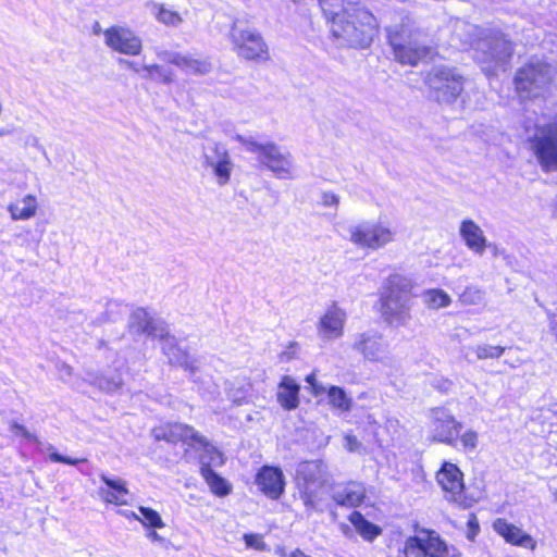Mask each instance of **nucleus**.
<instances>
[{
    "label": "nucleus",
    "mask_w": 557,
    "mask_h": 557,
    "mask_svg": "<svg viewBox=\"0 0 557 557\" xmlns=\"http://www.w3.org/2000/svg\"><path fill=\"white\" fill-rule=\"evenodd\" d=\"M484 300V292L478 287H467L459 296V301L466 306L480 305Z\"/></svg>",
    "instance_id": "ea45409f"
},
{
    "label": "nucleus",
    "mask_w": 557,
    "mask_h": 557,
    "mask_svg": "<svg viewBox=\"0 0 557 557\" xmlns=\"http://www.w3.org/2000/svg\"><path fill=\"white\" fill-rule=\"evenodd\" d=\"M528 143L541 169L544 172H556L557 120L536 124Z\"/></svg>",
    "instance_id": "0eeeda50"
},
{
    "label": "nucleus",
    "mask_w": 557,
    "mask_h": 557,
    "mask_svg": "<svg viewBox=\"0 0 557 557\" xmlns=\"http://www.w3.org/2000/svg\"><path fill=\"white\" fill-rule=\"evenodd\" d=\"M92 33H94L95 35H99V34H101V33L103 34V32H102V29H101V26H100V24H99L98 22H96V23L94 24V26H92Z\"/></svg>",
    "instance_id": "4d7b16f0"
},
{
    "label": "nucleus",
    "mask_w": 557,
    "mask_h": 557,
    "mask_svg": "<svg viewBox=\"0 0 557 557\" xmlns=\"http://www.w3.org/2000/svg\"><path fill=\"white\" fill-rule=\"evenodd\" d=\"M153 8L154 17L159 23L174 28L180 27L183 24L184 17L180 12L161 3H156Z\"/></svg>",
    "instance_id": "473e14b6"
},
{
    "label": "nucleus",
    "mask_w": 557,
    "mask_h": 557,
    "mask_svg": "<svg viewBox=\"0 0 557 557\" xmlns=\"http://www.w3.org/2000/svg\"><path fill=\"white\" fill-rule=\"evenodd\" d=\"M405 557H455L449 554L447 545L432 530L420 529L417 534L409 536L404 545Z\"/></svg>",
    "instance_id": "f8f14e48"
},
{
    "label": "nucleus",
    "mask_w": 557,
    "mask_h": 557,
    "mask_svg": "<svg viewBox=\"0 0 557 557\" xmlns=\"http://www.w3.org/2000/svg\"><path fill=\"white\" fill-rule=\"evenodd\" d=\"M151 435L156 441L183 442L189 446L194 445V441H202L199 432L183 423H166L156 426L152 429Z\"/></svg>",
    "instance_id": "6ab92c4d"
},
{
    "label": "nucleus",
    "mask_w": 557,
    "mask_h": 557,
    "mask_svg": "<svg viewBox=\"0 0 557 557\" xmlns=\"http://www.w3.org/2000/svg\"><path fill=\"white\" fill-rule=\"evenodd\" d=\"M505 351V348L502 346H492V345H479L475 348V354L479 359H487V358H499Z\"/></svg>",
    "instance_id": "a19ab883"
},
{
    "label": "nucleus",
    "mask_w": 557,
    "mask_h": 557,
    "mask_svg": "<svg viewBox=\"0 0 557 557\" xmlns=\"http://www.w3.org/2000/svg\"><path fill=\"white\" fill-rule=\"evenodd\" d=\"M349 240L360 248L377 250L394 240L395 233L381 222L362 221L349 227Z\"/></svg>",
    "instance_id": "9b49d317"
},
{
    "label": "nucleus",
    "mask_w": 557,
    "mask_h": 557,
    "mask_svg": "<svg viewBox=\"0 0 557 557\" xmlns=\"http://www.w3.org/2000/svg\"><path fill=\"white\" fill-rule=\"evenodd\" d=\"M469 528H470V531H469V534H468V537L469 539H473L476 533L479 532V524H478V521L475 518L471 519L469 521Z\"/></svg>",
    "instance_id": "8fccbe9b"
},
{
    "label": "nucleus",
    "mask_w": 557,
    "mask_h": 557,
    "mask_svg": "<svg viewBox=\"0 0 557 557\" xmlns=\"http://www.w3.org/2000/svg\"><path fill=\"white\" fill-rule=\"evenodd\" d=\"M201 475L206 480L207 484L210 486L212 493H214L215 495L226 496L231 493V484L225 479L218 475L212 469L203 468L201 471Z\"/></svg>",
    "instance_id": "72a5a7b5"
},
{
    "label": "nucleus",
    "mask_w": 557,
    "mask_h": 557,
    "mask_svg": "<svg viewBox=\"0 0 557 557\" xmlns=\"http://www.w3.org/2000/svg\"><path fill=\"white\" fill-rule=\"evenodd\" d=\"M329 403L332 408L342 412L349 411L352 406V399L347 396L345 391L338 386H331L327 389Z\"/></svg>",
    "instance_id": "f704fd0d"
},
{
    "label": "nucleus",
    "mask_w": 557,
    "mask_h": 557,
    "mask_svg": "<svg viewBox=\"0 0 557 557\" xmlns=\"http://www.w3.org/2000/svg\"><path fill=\"white\" fill-rule=\"evenodd\" d=\"M364 498V488L361 484L349 483L338 488L333 494V499L337 505L356 507L362 503Z\"/></svg>",
    "instance_id": "c756f323"
},
{
    "label": "nucleus",
    "mask_w": 557,
    "mask_h": 557,
    "mask_svg": "<svg viewBox=\"0 0 557 557\" xmlns=\"http://www.w3.org/2000/svg\"><path fill=\"white\" fill-rule=\"evenodd\" d=\"M104 44L113 51L127 55H138L143 50V41L131 28L111 26L103 30Z\"/></svg>",
    "instance_id": "4468645a"
},
{
    "label": "nucleus",
    "mask_w": 557,
    "mask_h": 557,
    "mask_svg": "<svg viewBox=\"0 0 557 557\" xmlns=\"http://www.w3.org/2000/svg\"><path fill=\"white\" fill-rule=\"evenodd\" d=\"M387 34L395 59L403 64L414 66L432 53V48L422 42L419 35L405 24L388 27Z\"/></svg>",
    "instance_id": "20e7f679"
},
{
    "label": "nucleus",
    "mask_w": 557,
    "mask_h": 557,
    "mask_svg": "<svg viewBox=\"0 0 557 557\" xmlns=\"http://www.w3.org/2000/svg\"><path fill=\"white\" fill-rule=\"evenodd\" d=\"M324 16L331 21L334 37L351 47H368L375 33V16L359 1L319 0Z\"/></svg>",
    "instance_id": "f257e3e1"
},
{
    "label": "nucleus",
    "mask_w": 557,
    "mask_h": 557,
    "mask_svg": "<svg viewBox=\"0 0 557 557\" xmlns=\"http://www.w3.org/2000/svg\"><path fill=\"white\" fill-rule=\"evenodd\" d=\"M34 146H35V147H40V148H41V146L39 145V140H38V138H34Z\"/></svg>",
    "instance_id": "13d9d810"
},
{
    "label": "nucleus",
    "mask_w": 557,
    "mask_h": 557,
    "mask_svg": "<svg viewBox=\"0 0 557 557\" xmlns=\"http://www.w3.org/2000/svg\"><path fill=\"white\" fill-rule=\"evenodd\" d=\"M244 540L246 546L249 548H255L259 550L264 549V542L262 541V537L258 534H245Z\"/></svg>",
    "instance_id": "37998d69"
},
{
    "label": "nucleus",
    "mask_w": 557,
    "mask_h": 557,
    "mask_svg": "<svg viewBox=\"0 0 557 557\" xmlns=\"http://www.w3.org/2000/svg\"><path fill=\"white\" fill-rule=\"evenodd\" d=\"M10 431L16 435L23 436L24 438H26L28 441H37L36 435L32 434L24 425H22L17 422H12L10 424Z\"/></svg>",
    "instance_id": "c03bdc74"
},
{
    "label": "nucleus",
    "mask_w": 557,
    "mask_h": 557,
    "mask_svg": "<svg viewBox=\"0 0 557 557\" xmlns=\"http://www.w3.org/2000/svg\"><path fill=\"white\" fill-rule=\"evenodd\" d=\"M465 42L475 50V58L486 72H492L509 62L513 45L498 30H486L476 25L462 24Z\"/></svg>",
    "instance_id": "f03ea898"
},
{
    "label": "nucleus",
    "mask_w": 557,
    "mask_h": 557,
    "mask_svg": "<svg viewBox=\"0 0 557 557\" xmlns=\"http://www.w3.org/2000/svg\"><path fill=\"white\" fill-rule=\"evenodd\" d=\"M311 392L314 396H320L327 392V389L321 383L317 382V384H313V386H311Z\"/></svg>",
    "instance_id": "3c124183"
},
{
    "label": "nucleus",
    "mask_w": 557,
    "mask_h": 557,
    "mask_svg": "<svg viewBox=\"0 0 557 557\" xmlns=\"http://www.w3.org/2000/svg\"><path fill=\"white\" fill-rule=\"evenodd\" d=\"M436 479L443 491L446 493V498L449 502H454L463 508H467L471 505L470 502L462 495V473L456 465L445 462L441 470L437 472Z\"/></svg>",
    "instance_id": "2eb2a0df"
},
{
    "label": "nucleus",
    "mask_w": 557,
    "mask_h": 557,
    "mask_svg": "<svg viewBox=\"0 0 557 557\" xmlns=\"http://www.w3.org/2000/svg\"><path fill=\"white\" fill-rule=\"evenodd\" d=\"M431 433L434 441L451 444L461 429V423L445 408L431 410Z\"/></svg>",
    "instance_id": "dca6fc26"
},
{
    "label": "nucleus",
    "mask_w": 557,
    "mask_h": 557,
    "mask_svg": "<svg viewBox=\"0 0 557 557\" xmlns=\"http://www.w3.org/2000/svg\"><path fill=\"white\" fill-rule=\"evenodd\" d=\"M426 84L438 102L451 103L463 90V77L453 67L438 66L429 72Z\"/></svg>",
    "instance_id": "6e6552de"
},
{
    "label": "nucleus",
    "mask_w": 557,
    "mask_h": 557,
    "mask_svg": "<svg viewBox=\"0 0 557 557\" xmlns=\"http://www.w3.org/2000/svg\"><path fill=\"white\" fill-rule=\"evenodd\" d=\"M128 326L133 332L160 339L164 338L168 332L163 321L150 317L143 308H138L132 313Z\"/></svg>",
    "instance_id": "4be33fe9"
},
{
    "label": "nucleus",
    "mask_w": 557,
    "mask_h": 557,
    "mask_svg": "<svg viewBox=\"0 0 557 557\" xmlns=\"http://www.w3.org/2000/svg\"><path fill=\"white\" fill-rule=\"evenodd\" d=\"M100 479L107 485L106 488H99V495L104 502L115 505L126 504L128 490L122 479H110L106 474H101Z\"/></svg>",
    "instance_id": "a878e982"
},
{
    "label": "nucleus",
    "mask_w": 557,
    "mask_h": 557,
    "mask_svg": "<svg viewBox=\"0 0 557 557\" xmlns=\"http://www.w3.org/2000/svg\"><path fill=\"white\" fill-rule=\"evenodd\" d=\"M299 385L296 381L285 375L277 388V401L286 410H294L299 406Z\"/></svg>",
    "instance_id": "bb28decb"
},
{
    "label": "nucleus",
    "mask_w": 557,
    "mask_h": 557,
    "mask_svg": "<svg viewBox=\"0 0 557 557\" xmlns=\"http://www.w3.org/2000/svg\"><path fill=\"white\" fill-rule=\"evenodd\" d=\"M459 235L465 245L475 255L482 256L491 245L481 226L471 219H465L459 225Z\"/></svg>",
    "instance_id": "5701e85b"
},
{
    "label": "nucleus",
    "mask_w": 557,
    "mask_h": 557,
    "mask_svg": "<svg viewBox=\"0 0 557 557\" xmlns=\"http://www.w3.org/2000/svg\"><path fill=\"white\" fill-rule=\"evenodd\" d=\"M38 210V201L37 198L32 195H25L22 199L11 202L8 206V211L11 215V219L14 221L18 220H29L37 214Z\"/></svg>",
    "instance_id": "cd10ccee"
},
{
    "label": "nucleus",
    "mask_w": 557,
    "mask_h": 557,
    "mask_svg": "<svg viewBox=\"0 0 557 557\" xmlns=\"http://www.w3.org/2000/svg\"><path fill=\"white\" fill-rule=\"evenodd\" d=\"M361 447V443L357 440L356 436L354 435H350V434H347L345 436V448L348 450V451H358Z\"/></svg>",
    "instance_id": "de8ad7c7"
},
{
    "label": "nucleus",
    "mask_w": 557,
    "mask_h": 557,
    "mask_svg": "<svg viewBox=\"0 0 557 557\" xmlns=\"http://www.w3.org/2000/svg\"><path fill=\"white\" fill-rule=\"evenodd\" d=\"M117 62L122 67L128 69L143 77V64L128 59H119Z\"/></svg>",
    "instance_id": "a18cd8bd"
},
{
    "label": "nucleus",
    "mask_w": 557,
    "mask_h": 557,
    "mask_svg": "<svg viewBox=\"0 0 557 557\" xmlns=\"http://www.w3.org/2000/svg\"><path fill=\"white\" fill-rule=\"evenodd\" d=\"M230 39L238 57L249 61L269 59L268 45L259 32L243 28L237 22H234L230 30Z\"/></svg>",
    "instance_id": "1a4fd4ad"
},
{
    "label": "nucleus",
    "mask_w": 557,
    "mask_h": 557,
    "mask_svg": "<svg viewBox=\"0 0 557 557\" xmlns=\"http://www.w3.org/2000/svg\"><path fill=\"white\" fill-rule=\"evenodd\" d=\"M161 341L163 342L162 351L168 357L171 364L184 368L189 371L190 374H195L199 370L198 359L190 356L186 349L182 348L175 337L169 335V332H166V335L164 338H161Z\"/></svg>",
    "instance_id": "412c9836"
},
{
    "label": "nucleus",
    "mask_w": 557,
    "mask_h": 557,
    "mask_svg": "<svg viewBox=\"0 0 557 557\" xmlns=\"http://www.w3.org/2000/svg\"><path fill=\"white\" fill-rule=\"evenodd\" d=\"M306 382L311 386H313V384H317V377H315V373H311L309 374L307 377H306Z\"/></svg>",
    "instance_id": "864d4df0"
},
{
    "label": "nucleus",
    "mask_w": 557,
    "mask_h": 557,
    "mask_svg": "<svg viewBox=\"0 0 557 557\" xmlns=\"http://www.w3.org/2000/svg\"><path fill=\"white\" fill-rule=\"evenodd\" d=\"M289 557H310L308 555H306L302 550L300 549H295L294 552H292V554L289 555Z\"/></svg>",
    "instance_id": "5fc2aeb1"
},
{
    "label": "nucleus",
    "mask_w": 557,
    "mask_h": 557,
    "mask_svg": "<svg viewBox=\"0 0 557 557\" xmlns=\"http://www.w3.org/2000/svg\"><path fill=\"white\" fill-rule=\"evenodd\" d=\"M250 388H251V384L246 380L233 382L230 384V386L227 388V392H226L227 397L235 405H242L245 401Z\"/></svg>",
    "instance_id": "4c0bfd02"
},
{
    "label": "nucleus",
    "mask_w": 557,
    "mask_h": 557,
    "mask_svg": "<svg viewBox=\"0 0 557 557\" xmlns=\"http://www.w3.org/2000/svg\"><path fill=\"white\" fill-rule=\"evenodd\" d=\"M411 278L399 273L391 274L383 284L381 293V311L389 324L405 325L411 318L412 308Z\"/></svg>",
    "instance_id": "7ed1b4c3"
},
{
    "label": "nucleus",
    "mask_w": 557,
    "mask_h": 557,
    "mask_svg": "<svg viewBox=\"0 0 557 557\" xmlns=\"http://www.w3.org/2000/svg\"><path fill=\"white\" fill-rule=\"evenodd\" d=\"M143 78L157 81L168 85L173 82V74L171 71H168L156 63L143 64Z\"/></svg>",
    "instance_id": "c9c22d12"
},
{
    "label": "nucleus",
    "mask_w": 557,
    "mask_h": 557,
    "mask_svg": "<svg viewBox=\"0 0 557 557\" xmlns=\"http://www.w3.org/2000/svg\"><path fill=\"white\" fill-rule=\"evenodd\" d=\"M349 521L355 527L356 531L367 541H372L381 533V529L377 525L366 520L358 511L350 513Z\"/></svg>",
    "instance_id": "2f4dec72"
},
{
    "label": "nucleus",
    "mask_w": 557,
    "mask_h": 557,
    "mask_svg": "<svg viewBox=\"0 0 557 557\" xmlns=\"http://www.w3.org/2000/svg\"><path fill=\"white\" fill-rule=\"evenodd\" d=\"M200 438L202 441H194V445L190 447L201 449L202 453L200 455V471L203 468L212 469V467H219L224 463V457L220 450H218L212 444L208 442V440L200 434Z\"/></svg>",
    "instance_id": "c85d7f7f"
},
{
    "label": "nucleus",
    "mask_w": 557,
    "mask_h": 557,
    "mask_svg": "<svg viewBox=\"0 0 557 557\" xmlns=\"http://www.w3.org/2000/svg\"><path fill=\"white\" fill-rule=\"evenodd\" d=\"M148 537L152 541H161V536L156 531H150Z\"/></svg>",
    "instance_id": "6e6d98bb"
},
{
    "label": "nucleus",
    "mask_w": 557,
    "mask_h": 557,
    "mask_svg": "<svg viewBox=\"0 0 557 557\" xmlns=\"http://www.w3.org/2000/svg\"><path fill=\"white\" fill-rule=\"evenodd\" d=\"M157 55L162 61L172 63L187 74L206 75L211 72L212 64L209 59H197L189 54H182L173 51H158Z\"/></svg>",
    "instance_id": "aec40b11"
},
{
    "label": "nucleus",
    "mask_w": 557,
    "mask_h": 557,
    "mask_svg": "<svg viewBox=\"0 0 557 557\" xmlns=\"http://www.w3.org/2000/svg\"><path fill=\"white\" fill-rule=\"evenodd\" d=\"M460 442L465 449L474 450L478 446V433L469 430L461 435Z\"/></svg>",
    "instance_id": "79ce46f5"
},
{
    "label": "nucleus",
    "mask_w": 557,
    "mask_h": 557,
    "mask_svg": "<svg viewBox=\"0 0 557 557\" xmlns=\"http://www.w3.org/2000/svg\"><path fill=\"white\" fill-rule=\"evenodd\" d=\"M139 512H140L141 517H139L135 512H132V517L135 518L136 520L140 521L143 523V525L150 527V528H163L164 527V522H163L162 518L156 510H153L151 508H147V507H139Z\"/></svg>",
    "instance_id": "58836bf2"
},
{
    "label": "nucleus",
    "mask_w": 557,
    "mask_h": 557,
    "mask_svg": "<svg viewBox=\"0 0 557 557\" xmlns=\"http://www.w3.org/2000/svg\"><path fill=\"white\" fill-rule=\"evenodd\" d=\"M555 67L542 60H531L515 76L517 92L522 99L537 97L553 82Z\"/></svg>",
    "instance_id": "423d86ee"
},
{
    "label": "nucleus",
    "mask_w": 557,
    "mask_h": 557,
    "mask_svg": "<svg viewBox=\"0 0 557 557\" xmlns=\"http://www.w3.org/2000/svg\"><path fill=\"white\" fill-rule=\"evenodd\" d=\"M322 203L325 207H337L339 203V198L334 193L325 191L322 194Z\"/></svg>",
    "instance_id": "49530a36"
},
{
    "label": "nucleus",
    "mask_w": 557,
    "mask_h": 557,
    "mask_svg": "<svg viewBox=\"0 0 557 557\" xmlns=\"http://www.w3.org/2000/svg\"><path fill=\"white\" fill-rule=\"evenodd\" d=\"M354 349L369 361L383 362L389 357L388 344L382 334L369 331L357 336Z\"/></svg>",
    "instance_id": "f3484780"
},
{
    "label": "nucleus",
    "mask_w": 557,
    "mask_h": 557,
    "mask_svg": "<svg viewBox=\"0 0 557 557\" xmlns=\"http://www.w3.org/2000/svg\"><path fill=\"white\" fill-rule=\"evenodd\" d=\"M247 151L258 153V160L278 178L293 177V157L288 151H282L274 143L260 144L251 137L236 135Z\"/></svg>",
    "instance_id": "39448f33"
},
{
    "label": "nucleus",
    "mask_w": 557,
    "mask_h": 557,
    "mask_svg": "<svg viewBox=\"0 0 557 557\" xmlns=\"http://www.w3.org/2000/svg\"><path fill=\"white\" fill-rule=\"evenodd\" d=\"M59 371L61 375L71 376L73 374V368L66 363H61L59 366Z\"/></svg>",
    "instance_id": "603ef678"
},
{
    "label": "nucleus",
    "mask_w": 557,
    "mask_h": 557,
    "mask_svg": "<svg viewBox=\"0 0 557 557\" xmlns=\"http://www.w3.org/2000/svg\"><path fill=\"white\" fill-rule=\"evenodd\" d=\"M493 529L498 535L504 537L507 543L531 550L536 548V542L530 534L505 519H496L493 522Z\"/></svg>",
    "instance_id": "b1692460"
},
{
    "label": "nucleus",
    "mask_w": 557,
    "mask_h": 557,
    "mask_svg": "<svg viewBox=\"0 0 557 557\" xmlns=\"http://www.w3.org/2000/svg\"><path fill=\"white\" fill-rule=\"evenodd\" d=\"M87 376V382L90 385L97 386L106 393H114L121 389L124 384L122 374L117 371L109 374L88 373Z\"/></svg>",
    "instance_id": "7c9ffc66"
},
{
    "label": "nucleus",
    "mask_w": 557,
    "mask_h": 557,
    "mask_svg": "<svg viewBox=\"0 0 557 557\" xmlns=\"http://www.w3.org/2000/svg\"><path fill=\"white\" fill-rule=\"evenodd\" d=\"M554 496H555V502L557 503V491L555 492Z\"/></svg>",
    "instance_id": "bf43d9fd"
},
{
    "label": "nucleus",
    "mask_w": 557,
    "mask_h": 557,
    "mask_svg": "<svg viewBox=\"0 0 557 557\" xmlns=\"http://www.w3.org/2000/svg\"><path fill=\"white\" fill-rule=\"evenodd\" d=\"M202 164L209 169L219 186H225L230 183L234 170V162L227 147L218 141L203 147Z\"/></svg>",
    "instance_id": "ddd939ff"
},
{
    "label": "nucleus",
    "mask_w": 557,
    "mask_h": 557,
    "mask_svg": "<svg viewBox=\"0 0 557 557\" xmlns=\"http://www.w3.org/2000/svg\"><path fill=\"white\" fill-rule=\"evenodd\" d=\"M296 481L306 509H315L320 500L319 491L324 484L322 463L317 460L301 462L297 469Z\"/></svg>",
    "instance_id": "9d476101"
},
{
    "label": "nucleus",
    "mask_w": 557,
    "mask_h": 557,
    "mask_svg": "<svg viewBox=\"0 0 557 557\" xmlns=\"http://www.w3.org/2000/svg\"><path fill=\"white\" fill-rule=\"evenodd\" d=\"M256 482L260 491L272 499H277L284 492V476L278 468L263 467L258 472Z\"/></svg>",
    "instance_id": "393cba45"
},
{
    "label": "nucleus",
    "mask_w": 557,
    "mask_h": 557,
    "mask_svg": "<svg viewBox=\"0 0 557 557\" xmlns=\"http://www.w3.org/2000/svg\"><path fill=\"white\" fill-rule=\"evenodd\" d=\"M424 304L430 309L446 308L450 305V296L442 289H429L423 294Z\"/></svg>",
    "instance_id": "e433bc0d"
},
{
    "label": "nucleus",
    "mask_w": 557,
    "mask_h": 557,
    "mask_svg": "<svg viewBox=\"0 0 557 557\" xmlns=\"http://www.w3.org/2000/svg\"><path fill=\"white\" fill-rule=\"evenodd\" d=\"M346 320V311L336 301H333L317 324L319 336L327 341L342 337Z\"/></svg>",
    "instance_id": "a211bd4d"
},
{
    "label": "nucleus",
    "mask_w": 557,
    "mask_h": 557,
    "mask_svg": "<svg viewBox=\"0 0 557 557\" xmlns=\"http://www.w3.org/2000/svg\"><path fill=\"white\" fill-rule=\"evenodd\" d=\"M50 460L54 461V462H63V463H67V465H77L82 461H85V459H72V458H69V457H64L58 453H52L50 455Z\"/></svg>",
    "instance_id": "09e8293b"
}]
</instances>
